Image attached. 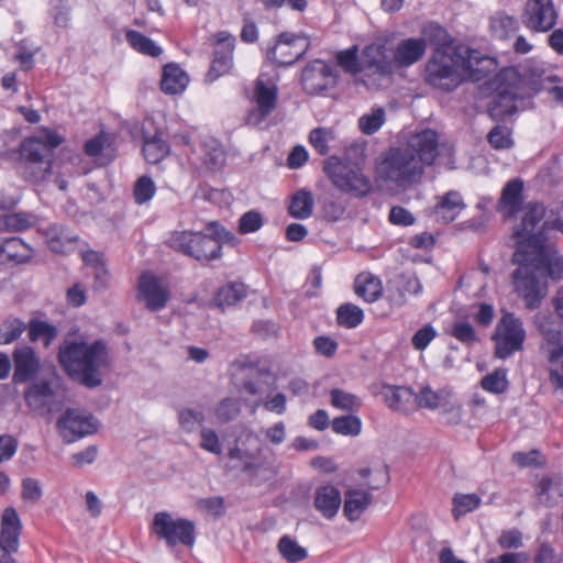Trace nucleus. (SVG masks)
Listing matches in <instances>:
<instances>
[{
    "instance_id": "nucleus-56",
    "label": "nucleus",
    "mask_w": 563,
    "mask_h": 563,
    "mask_svg": "<svg viewBox=\"0 0 563 563\" xmlns=\"http://www.w3.org/2000/svg\"><path fill=\"white\" fill-rule=\"evenodd\" d=\"M21 497L23 500L36 504L43 496V489L40 482L33 477H26L22 481Z\"/></svg>"
},
{
    "instance_id": "nucleus-1",
    "label": "nucleus",
    "mask_w": 563,
    "mask_h": 563,
    "mask_svg": "<svg viewBox=\"0 0 563 563\" xmlns=\"http://www.w3.org/2000/svg\"><path fill=\"white\" fill-rule=\"evenodd\" d=\"M431 31L438 43L424 68V81L429 86L453 91L467 79H482L487 58L467 46L449 43L446 32L439 25L431 26Z\"/></svg>"
},
{
    "instance_id": "nucleus-59",
    "label": "nucleus",
    "mask_w": 563,
    "mask_h": 563,
    "mask_svg": "<svg viewBox=\"0 0 563 563\" xmlns=\"http://www.w3.org/2000/svg\"><path fill=\"white\" fill-rule=\"evenodd\" d=\"M489 144L497 150H505L512 146L511 134L508 129L495 126L488 134Z\"/></svg>"
},
{
    "instance_id": "nucleus-51",
    "label": "nucleus",
    "mask_w": 563,
    "mask_h": 563,
    "mask_svg": "<svg viewBox=\"0 0 563 563\" xmlns=\"http://www.w3.org/2000/svg\"><path fill=\"white\" fill-rule=\"evenodd\" d=\"M155 192L156 186L152 178L142 176L136 180L133 195L137 205L148 202L154 197Z\"/></svg>"
},
{
    "instance_id": "nucleus-40",
    "label": "nucleus",
    "mask_w": 563,
    "mask_h": 563,
    "mask_svg": "<svg viewBox=\"0 0 563 563\" xmlns=\"http://www.w3.org/2000/svg\"><path fill=\"white\" fill-rule=\"evenodd\" d=\"M330 401L334 408L350 412L357 411L362 406L358 396L339 388L330 391Z\"/></svg>"
},
{
    "instance_id": "nucleus-42",
    "label": "nucleus",
    "mask_w": 563,
    "mask_h": 563,
    "mask_svg": "<svg viewBox=\"0 0 563 563\" xmlns=\"http://www.w3.org/2000/svg\"><path fill=\"white\" fill-rule=\"evenodd\" d=\"M245 288L242 284H230L221 287L214 298L217 306L225 308L233 306L245 297Z\"/></svg>"
},
{
    "instance_id": "nucleus-27",
    "label": "nucleus",
    "mask_w": 563,
    "mask_h": 563,
    "mask_svg": "<svg viewBox=\"0 0 563 563\" xmlns=\"http://www.w3.org/2000/svg\"><path fill=\"white\" fill-rule=\"evenodd\" d=\"M241 368L250 369L249 378L243 384V390L252 397L261 398L273 384V375L266 368H253L254 363L249 358L238 361Z\"/></svg>"
},
{
    "instance_id": "nucleus-24",
    "label": "nucleus",
    "mask_w": 563,
    "mask_h": 563,
    "mask_svg": "<svg viewBox=\"0 0 563 563\" xmlns=\"http://www.w3.org/2000/svg\"><path fill=\"white\" fill-rule=\"evenodd\" d=\"M427 47L428 43L423 37H406L390 45L394 71L408 68L421 60Z\"/></svg>"
},
{
    "instance_id": "nucleus-31",
    "label": "nucleus",
    "mask_w": 563,
    "mask_h": 563,
    "mask_svg": "<svg viewBox=\"0 0 563 563\" xmlns=\"http://www.w3.org/2000/svg\"><path fill=\"white\" fill-rule=\"evenodd\" d=\"M372 494L364 489H350L345 493L343 505L344 516L350 521H356L372 503Z\"/></svg>"
},
{
    "instance_id": "nucleus-63",
    "label": "nucleus",
    "mask_w": 563,
    "mask_h": 563,
    "mask_svg": "<svg viewBox=\"0 0 563 563\" xmlns=\"http://www.w3.org/2000/svg\"><path fill=\"white\" fill-rule=\"evenodd\" d=\"M435 336V329L431 324H426L412 335L411 344L416 350L423 351Z\"/></svg>"
},
{
    "instance_id": "nucleus-38",
    "label": "nucleus",
    "mask_w": 563,
    "mask_h": 563,
    "mask_svg": "<svg viewBox=\"0 0 563 563\" xmlns=\"http://www.w3.org/2000/svg\"><path fill=\"white\" fill-rule=\"evenodd\" d=\"M489 26L494 36L500 40L511 36L519 30L517 19L503 13L492 16Z\"/></svg>"
},
{
    "instance_id": "nucleus-2",
    "label": "nucleus",
    "mask_w": 563,
    "mask_h": 563,
    "mask_svg": "<svg viewBox=\"0 0 563 563\" xmlns=\"http://www.w3.org/2000/svg\"><path fill=\"white\" fill-rule=\"evenodd\" d=\"M439 155V136L427 129L412 134L405 146L390 148L377 166L380 179L397 186L418 181Z\"/></svg>"
},
{
    "instance_id": "nucleus-62",
    "label": "nucleus",
    "mask_w": 563,
    "mask_h": 563,
    "mask_svg": "<svg viewBox=\"0 0 563 563\" xmlns=\"http://www.w3.org/2000/svg\"><path fill=\"white\" fill-rule=\"evenodd\" d=\"M98 456V448L89 445L85 450L74 453L69 457L70 465L76 468H81L92 464Z\"/></svg>"
},
{
    "instance_id": "nucleus-3",
    "label": "nucleus",
    "mask_w": 563,
    "mask_h": 563,
    "mask_svg": "<svg viewBox=\"0 0 563 563\" xmlns=\"http://www.w3.org/2000/svg\"><path fill=\"white\" fill-rule=\"evenodd\" d=\"M58 361L73 379L87 387L99 386L112 364L107 342L85 335L65 339L59 346Z\"/></svg>"
},
{
    "instance_id": "nucleus-61",
    "label": "nucleus",
    "mask_w": 563,
    "mask_h": 563,
    "mask_svg": "<svg viewBox=\"0 0 563 563\" xmlns=\"http://www.w3.org/2000/svg\"><path fill=\"white\" fill-rule=\"evenodd\" d=\"M507 378L506 374L503 371H496L493 374L485 376L482 380V387L495 394H499L506 390L507 388Z\"/></svg>"
},
{
    "instance_id": "nucleus-20",
    "label": "nucleus",
    "mask_w": 563,
    "mask_h": 563,
    "mask_svg": "<svg viewBox=\"0 0 563 563\" xmlns=\"http://www.w3.org/2000/svg\"><path fill=\"white\" fill-rule=\"evenodd\" d=\"M559 19V12L552 0H528L522 15L523 24L534 32L552 30Z\"/></svg>"
},
{
    "instance_id": "nucleus-55",
    "label": "nucleus",
    "mask_w": 563,
    "mask_h": 563,
    "mask_svg": "<svg viewBox=\"0 0 563 563\" xmlns=\"http://www.w3.org/2000/svg\"><path fill=\"white\" fill-rule=\"evenodd\" d=\"M225 163V153L224 150L218 144V142L212 141L209 150L205 152L203 164L207 168L216 170L221 168Z\"/></svg>"
},
{
    "instance_id": "nucleus-52",
    "label": "nucleus",
    "mask_w": 563,
    "mask_h": 563,
    "mask_svg": "<svg viewBox=\"0 0 563 563\" xmlns=\"http://www.w3.org/2000/svg\"><path fill=\"white\" fill-rule=\"evenodd\" d=\"M75 239L67 234L65 230L57 227H52L47 232V242L52 251L56 253L66 252L67 244L74 242Z\"/></svg>"
},
{
    "instance_id": "nucleus-11",
    "label": "nucleus",
    "mask_w": 563,
    "mask_h": 563,
    "mask_svg": "<svg viewBox=\"0 0 563 563\" xmlns=\"http://www.w3.org/2000/svg\"><path fill=\"white\" fill-rule=\"evenodd\" d=\"M277 100V79L265 73H261L254 81V88L250 97L253 107L246 113L245 123L253 128L261 126L276 109Z\"/></svg>"
},
{
    "instance_id": "nucleus-57",
    "label": "nucleus",
    "mask_w": 563,
    "mask_h": 563,
    "mask_svg": "<svg viewBox=\"0 0 563 563\" xmlns=\"http://www.w3.org/2000/svg\"><path fill=\"white\" fill-rule=\"evenodd\" d=\"M397 289L399 291L401 303L406 295H418L421 292L422 286L420 280L412 275H402L396 280Z\"/></svg>"
},
{
    "instance_id": "nucleus-8",
    "label": "nucleus",
    "mask_w": 563,
    "mask_h": 563,
    "mask_svg": "<svg viewBox=\"0 0 563 563\" xmlns=\"http://www.w3.org/2000/svg\"><path fill=\"white\" fill-rule=\"evenodd\" d=\"M516 244L512 262L518 265V268L512 273L514 291L523 299L526 308L533 310L547 296L548 284L532 264L527 245L525 243Z\"/></svg>"
},
{
    "instance_id": "nucleus-37",
    "label": "nucleus",
    "mask_w": 563,
    "mask_h": 563,
    "mask_svg": "<svg viewBox=\"0 0 563 563\" xmlns=\"http://www.w3.org/2000/svg\"><path fill=\"white\" fill-rule=\"evenodd\" d=\"M26 328L27 325L22 319L9 316L0 324V344L13 343L23 334Z\"/></svg>"
},
{
    "instance_id": "nucleus-25",
    "label": "nucleus",
    "mask_w": 563,
    "mask_h": 563,
    "mask_svg": "<svg viewBox=\"0 0 563 563\" xmlns=\"http://www.w3.org/2000/svg\"><path fill=\"white\" fill-rule=\"evenodd\" d=\"M212 38L214 40L216 48L214 59L207 75L210 81L216 80L218 77L227 74L232 68V55L235 44V37L227 31H220L216 33Z\"/></svg>"
},
{
    "instance_id": "nucleus-46",
    "label": "nucleus",
    "mask_w": 563,
    "mask_h": 563,
    "mask_svg": "<svg viewBox=\"0 0 563 563\" xmlns=\"http://www.w3.org/2000/svg\"><path fill=\"white\" fill-rule=\"evenodd\" d=\"M278 551L280 555L290 563L302 561L307 558V551L300 547L297 541L288 536L280 538L278 542Z\"/></svg>"
},
{
    "instance_id": "nucleus-58",
    "label": "nucleus",
    "mask_w": 563,
    "mask_h": 563,
    "mask_svg": "<svg viewBox=\"0 0 563 563\" xmlns=\"http://www.w3.org/2000/svg\"><path fill=\"white\" fill-rule=\"evenodd\" d=\"M203 413L194 409H181L178 413L179 424L187 432L194 431L198 424L203 422Z\"/></svg>"
},
{
    "instance_id": "nucleus-36",
    "label": "nucleus",
    "mask_w": 563,
    "mask_h": 563,
    "mask_svg": "<svg viewBox=\"0 0 563 563\" xmlns=\"http://www.w3.org/2000/svg\"><path fill=\"white\" fill-rule=\"evenodd\" d=\"M313 208V198L310 191L298 190L290 200L288 211L291 217L297 219H307L311 216Z\"/></svg>"
},
{
    "instance_id": "nucleus-17",
    "label": "nucleus",
    "mask_w": 563,
    "mask_h": 563,
    "mask_svg": "<svg viewBox=\"0 0 563 563\" xmlns=\"http://www.w3.org/2000/svg\"><path fill=\"white\" fill-rule=\"evenodd\" d=\"M336 73L334 67L321 59L309 63L301 71L302 89L311 95H322L336 84Z\"/></svg>"
},
{
    "instance_id": "nucleus-60",
    "label": "nucleus",
    "mask_w": 563,
    "mask_h": 563,
    "mask_svg": "<svg viewBox=\"0 0 563 563\" xmlns=\"http://www.w3.org/2000/svg\"><path fill=\"white\" fill-rule=\"evenodd\" d=\"M516 111L514 99L506 95L498 96L490 107V114L494 118H504Z\"/></svg>"
},
{
    "instance_id": "nucleus-9",
    "label": "nucleus",
    "mask_w": 563,
    "mask_h": 563,
    "mask_svg": "<svg viewBox=\"0 0 563 563\" xmlns=\"http://www.w3.org/2000/svg\"><path fill=\"white\" fill-rule=\"evenodd\" d=\"M324 170L333 186L344 194L360 198L372 189L371 179L356 163L331 156L325 161Z\"/></svg>"
},
{
    "instance_id": "nucleus-50",
    "label": "nucleus",
    "mask_w": 563,
    "mask_h": 563,
    "mask_svg": "<svg viewBox=\"0 0 563 563\" xmlns=\"http://www.w3.org/2000/svg\"><path fill=\"white\" fill-rule=\"evenodd\" d=\"M334 140V133L328 128H316L309 133V143L320 154L329 153V143Z\"/></svg>"
},
{
    "instance_id": "nucleus-19",
    "label": "nucleus",
    "mask_w": 563,
    "mask_h": 563,
    "mask_svg": "<svg viewBox=\"0 0 563 563\" xmlns=\"http://www.w3.org/2000/svg\"><path fill=\"white\" fill-rule=\"evenodd\" d=\"M59 435L66 443H73L98 429L97 420L77 410H67L56 423Z\"/></svg>"
},
{
    "instance_id": "nucleus-5",
    "label": "nucleus",
    "mask_w": 563,
    "mask_h": 563,
    "mask_svg": "<svg viewBox=\"0 0 563 563\" xmlns=\"http://www.w3.org/2000/svg\"><path fill=\"white\" fill-rule=\"evenodd\" d=\"M534 324L540 334L539 354L543 361L553 393L563 396V330L550 313L539 312Z\"/></svg>"
},
{
    "instance_id": "nucleus-43",
    "label": "nucleus",
    "mask_w": 563,
    "mask_h": 563,
    "mask_svg": "<svg viewBox=\"0 0 563 563\" xmlns=\"http://www.w3.org/2000/svg\"><path fill=\"white\" fill-rule=\"evenodd\" d=\"M126 41L135 51L142 54L152 57H157L162 54V48L158 45L137 31H129L126 33Z\"/></svg>"
},
{
    "instance_id": "nucleus-13",
    "label": "nucleus",
    "mask_w": 563,
    "mask_h": 563,
    "mask_svg": "<svg viewBox=\"0 0 563 563\" xmlns=\"http://www.w3.org/2000/svg\"><path fill=\"white\" fill-rule=\"evenodd\" d=\"M415 400L416 410H438L450 424H459L462 421V406L448 388H433L429 384H423L416 391Z\"/></svg>"
},
{
    "instance_id": "nucleus-39",
    "label": "nucleus",
    "mask_w": 563,
    "mask_h": 563,
    "mask_svg": "<svg viewBox=\"0 0 563 563\" xmlns=\"http://www.w3.org/2000/svg\"><path fill=\"white\" fill-rule=\"evenodd\" d=\"M385 121L386 112L384 108L375 107L358 118L357 125L363 134L372 135L383 126Z\"/></svg>"
},
{
    "instance_id": "nucleus-34",
    "label": "nucleus",
    "mask_w": 563,
    "mask_h": 563,
    "mask_svg": "<svg viewBox=\"0 0 563 563\" xmlns=\"http://www.w3.org/2000/svg\"><path fill=\"white\" fill-rule=\"evenodd\" d=\"M355 292L367 302L376 301L383 292L382 283L376 276L362 273L355 279Z\"/></svg>"
},
{
    "instance_id": "nucleus-47",
    "label": "nucleus",
    "mask_w": 563,
    "mask_h": 563,
    "mask_svg": "<svg viewBox=\"0 0 563 563\" xmlns=\"http://www.w3.org/2000/svg\"><path fill=\"white\" fill-rule=\"evenodd\" d=\"M338 322L349 329L356 328L364 319L363 310L353 303H345L338 308Z\"/></svg>"
},
{
    "instance_id": "nucleus-49",
    "label": "nucleus",
    "mask_w": 563,
    "mask_h": 563,
    "mask_svg": "<svg viewBox=\"0 0 563 563\" xmlns=\"http://www.w3.org/2000/svg\"><path fill=\"white\" fill-rule=\"evenodd\" d=\"M332 430L338 434L356 437L361 433L362 422L355 416L338 417L332 421Z\"/></svg>"
},
{
    "instance_id": "nucleus-32",
    "label": "nucleus",
    "mask_w": 563,
    "mask_h": 563,
    "mask_svg": "<svg viewBox=\"0 0 563 563\" xmlns=\"http://www.w3.org/2000/svg\"><path fill=\"white\" fill-rule=\"evenodd\" d=\"M189 82L188 75L176 64L163 68L161 88L167 95L181 93Z\"/></svg>"
},
{
    "instance_id": "nucleus-29",
    "label": "nucleus",
    "mask_w": 563,
    "mask_h": 563,
    "mask_svg": "<svg viewBox=\"0 0 563 563\" xmlns=\"http://www.w3.org/2000/svg\"><path fill=\"white\" fill-rule=\"evenodd\" d=\"M464 208L465 203L463 202L460 192L452 190L438 197V202L434 206L433 213L438 221L450 223L459 217Z\"/></svg>"
},
{
    "instance_id": "nucleus-41",
    "label": "nucleus",
    "mask_w": 563,
    "mask_h": 563,
    "mask_svg": "<svg viewBox=\"0 0 563 563\" xmlns=\"http://www.w3.org/2000/svg\"><path fill=\"white\" fill-rule=\"evenodd\" d=\"M29 336L31 341L35 342L41 340L45 346H48L57 336V329L48 322L32 320L29 323Z\"/></svg>"
},
{
    "instance_id": "nucleus-35",
    "label": "nucleus",
    "mask_w": 563,
    "mask_h": 563,
    "mask_svg": "<svg viewBox=\"0 0 563 563\" xmlns=\"http://www.w3.org/2000/svg\"><path fill=\"white\" fill-rule=\"evenodd\" d=\"M168 153L169 146L159 134H155L152 137L144 136L143 154L148 163L158 164Z\"/></svg>"
},
{
    "instance_id": "nucleus-18",
    "label": "nucleus",
    "mask_w": 563,
    "mask_h": 563,
    "mask_svg": "<svg viewBox=\"0 0 563 563\" xmlns=\"http://www.w3.org/2000/svg\"><path fill=\"white\" fill-rule=\"evenodd\" d=\"M309 46L310 42L306 35L284 32L277 37L267 56L278 65H292L308 51Z\"/></svg>"
},
{
    "instance_id": "nucleus-4",
    "label": "nucleus",
    "mask_w": 563,
    "mask_h": 563,
    "mask_svg": "<svg viewBox=\"0 0 563 563\" xmlns=\"http://www.w3.org/2000/svg\"><path fill=\"white\" fill-rule=\"evenodd\" d=\"M522 194L523 181L519 178L511 179L503 188L498 202V210L506 219L519 217V222L514 227L516 243L536 233L538 223L545 214L544 207L540 203L523 205Z\"/></svg>"
},
{
    "instance_id": "nucleus-45",
    "label": "nucleus",
    "mask_w": 563,
    "mask_h": 563,
    "mask_svg": "<svg viewBox=\"0 0 563 563\" xmlns=\"http://www.w3.org/2000/svg\"><path fill=\"white\" fill-rule=\"evenodd\" d=\"M448 333L465 346H472L479 342V336L474 327L467 321L454 322Z\"/></svg>"
},
{
    "instance_id": "nucleus-12",
    "label": "nucleus",
    "mask_w": 563,
    "mask_h": 563,
    "mask_svg": "<svg viewBox=\"0 0 563 563\" xmlns=\"http://www.w3.org/2000/svg\"><path fill=\"white\" fill-rule=\"evenodd\" d=\"M153 533L168 547L181 544L192 547L196 541L195 523L167 511L156 512L151 525Z\"/></svg>"
},
{
    "instance_id": "nucleus-10",
    "label": "nucleus",
    "mask_w": 563,
    "mask_h": 563,
    "mask_svg": "<svg viewBox=\"0 0 563 563\" xmlns=\"http://www.w3.org/2000/svg\"><path fill=\"white\" fill-rule=\"evenodd\" d=\"M527 331L523 322L515 313L503 310L492 340L495 344V356L506 360L523 350Z\"/></svg>"
},
{
    "instance_id": "nucleus-64",
    "label": "nucleus",
    "mask_w": 563,
    "mask_h": 563,
    "mask_svg": "<svg viewBox=\"0 0 563 563\" xmlns=\"http://www.w3.org/2000/svg\"><path fill=\"white\" fill-rule=\"evenodd\" d=\"M200 446L203 450L216 455L221 454V443L219 441L218 434L212 429L203 428L200 432Z\"/></svg>"
},
{
    "instance_id": "nucleus-54",
    "label": "nucleus",
    "mask_w": 563,
    "mask_h": 563,
    "mask_svg": "<svg viewBox=\"0 0 563 563\" xmlns=\"http://www.w3.org/2000/svg\"><path fill=\"white\" fill-rule=\"evenodd\" d=\"M264 224L263 216L256 210L245 212L239 220V231L249 234L258 231Z\"/></svg>"
},
{
    "instance_id": "nucleus-21",
    "label": "nucleus",
    "mask_w": 563,
    "mask_h": 563,
    "mask_svg": "<svg viewBox=\"0 0 563 563\" xmlns=\"http://www.w3.org/2000/svg\"><path fill=\"white\" fill-rule=\"evenodd\" d=\"M0 526V563H15L10 554L18 551L22 523L13 507L3 510Z\"/></svg>"
},
{
    "instance_id": "nucleus-16",
    "label": "nucleus",
    "mask_w": 563,
    "mask_h": 563,
    "mask_svg": "<svg viewBox=\"0 0 563 563\" xmlns=\"http://www.w3.org/2000/svg\"><path fill=\"white\" fill-rule=\"evenodd\" d=\"M59 378L55 368H46V375L37 383L32 384L25 391L24 398L27 406L36 412L45 413L52 410Z\"/></svg>"
},
{
    "instance_id": "nucleus-33",
    "label": "nucleus",
    "mask_w": 563,
    "mask_h": 563,
    "mask_svg": "<svg viewBox=\"0 0 563 563\" xmlns=\"http://www.w3.org/2000/svg\"><path fill=\"white\" fill-rule=\"evenodd\" d=\"M33 255L32 249L20 238L7 239L0 246L2 261L24 263Z\"/></svg>"
},
{
    "instance_id": "nucleus-15",
    "label": "nucleus",
    "mask_w": 563,
    "mask_h": 563,
    "mask_svg": "<svg viewBox=\"0 0 563 563\" xmlns=\"http://www.w3.org/2000/svg\"><path fill=\"white\" fill-rule=\"evenodd\" d=\"M266 451L267 448L261 439L254 433H249L241 445H236L229 451V459L236 461V465L244 473L255 475L267 465Z\"/></svg>"
},
{
    "instance_id": "nucleus-53",
    "label": "nucleus",
    "mask_w": 563,
    "mask_h": 563,
    "mask_svg": "<svg viewBox=\"0 0 563 563\" xmlns=\"http://www.w3.org/2000/svg\"><path fill=\"white\" fill-rule=\"evenodd\" d=\"M240 413V404L234 398H225L217 406L214 415L218 421L229 422Z\"/></svg>"
},
{
    "instance_id": "nucleus-7",
    "label": "nucleus",
    "mask_w": 563,
    "mask_h": 563,
    "mask_svg": "<svg viewBox=\"0 0 563 563\" xmlns=\"http://www.w3.org/2000/svg\"><path fill=\"white\" fill-rule=\"evenodd\" d=\"M208 229L214 238L199 232H176L170 236L169 245L199 261H209L220 256L221 242L235 244L238 241L234 234L220 228L217 222H210Z\"/></svg>"
},
{
    "instance_id": "nucleus-14",
    "label": "nucleus",
    "mask_w": 563,
    "mask_h": 563,
    "mask_svg": "<svg viewBox=\"0 0 563 563\" xmlns=\"http://www.w3.org/2000/svg\"><path fill=\"white\" fill-rule=\"evenodd\" d=\"M519 243L527 245L529 257L542 277L547 273L553 280L562 278L563 258L552 245L545 243L542 233H533L528 238L520 239Z\"/></svg>"
},
{
    "instance_id": "nucleus-48",
    "label": "nucleus",
    "mask_w": 563,
    "mask_h": 563,
    "mask_svg": "<svg viewBox=\"0 0 563 563\" xmlns=\"http://www.w3.org/2000/svg\"><path fill=\"white\" fill-rule=\"evenodd\" d=\"M481 505V498L476 494H456L453 497L452 514L455 519L474 511Z\"/></svg>"
},
{
    "instance_id": "nucleus-22",
    "label": "nucleus",
    "mask_w": 563,
    "mask_h": 563,
    "mask_svg": "<svg viewBox=\"0 0 563 563\" xmlns=\"http://www.w3.org/2000/svg\"><path fill=\"white\" fill-rule=\"evenodd\" d=\"M137 300L143 302L151 311H158L167 305L169 300V290L152 273L141 275L137 283Z\"/></svg>"
},
{
    "instance_id": "nucleus-30",
    "label": "nucleus",
    "mask_w": 563,
    "mask_h": 563,
    "mask_svg": "<svg viewBox=\"0 0 563 563\" xmlns=\"http://www.w3.org/2000/svg\"><path fill=\"white\" fill-rule=\"evenodd\" d=\"M341 503V494L334 486L327 485L316 490L314 507L327 519H332L336 516Z\"/></svg>"
},
{
    "instance_id": "nucleus-28",
    "label": "nucleus",
    "mask_w": 563,
    "mask_h": 563,
    "mask_svg": "<svg viewBox=\"0 0 563 563\" xmlns=\"http://www.w3.org/2000/svg\"><path fill=\"white\" fill-rule=\"evenodd\" d=\"M382 395L387 406L401 412H411L416 410V393L406 386L387 385L383 387Z\"/></svg>"
},
{
    "instance_id": "nucleus-23",
    "label": "nucleus",
    "mask_w": 563,
    "mask_h": 563,
    "mask_svg": "<svg viewBox=\"0 0 563 563\" xmlns=\"http://www.w3.org/2000/svg\"><path fill=\"white\" fill-rule=\"evenodd\" d=\"M362 65L364 70H369L379 76H391L394 74L393 56L390 45L385 40H376L366 45L362 51Z\"/></svg>"
},
{
    "instance_id": "nucleus-44",
    "label": "nucleus",
    "mask_w": 563,
    "mask_h": 563,
    "mask_svg": "<svg viewBox=\"0 0 563 563\" xmlns=\"http://www.w3.org/2000/svg\"><path fill=\"white\" fill-rule=\"evenodd\" d=\"M357 54L358 48L354 45L347 49L338 52L335 59L344 71L355 75L364 70L362 58L358 59Z\"/></svg>"
},
{
    "instance_id": "nucleus-6",
    "label": "nucleus",
    "mask_w": 563,
    "mask_h": 563,
    "mask_svg": "<svg viewBox=\"0 0 563 563\" xmlns=\"http://www.w3.org/2000/svg\"><path fill=\"white\" fill-rule=\"evenodd\" d=\"M62 143L63 139L47 129L42 130L40 135L23 140L19 153L24 163V178L31 183L45 180L52 174L53 151Z\"/></svg>"
},
{
    "instance_id": "nucleus-26",
    "label": "nucleus",
    "mask_w": 563,
    "mask_h": 563,
    "mask_svg": "<svg viewBox=\"0 0 563 563\" xmlns=\"http://www.w3.org/2000/svg\"><path fill=\"white\" fill-rule=\"evenodd\" d=\"M15 383H26L34 378L41 371V361L31 346H18L13 352Z\"/></svg>"
}]
</instances>
